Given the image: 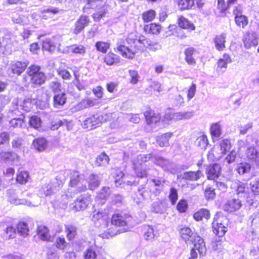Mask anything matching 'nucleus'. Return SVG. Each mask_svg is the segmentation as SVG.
<instances>
[{"mask_svg": "<svg viewBox=\"0 0 259 259\" xmlns=\"http://www.w3.org/2000/svg\"><path fill=\"white\" fill-rule=\"evenodd\" d=\"M126 41L130 48L124 45H117V49L122 57L133 59L136 54L142 53L146 48L156 51L160 49V46L156 42H153L144 36H136L130 34L126 38Z\"/></svg>", "mask_w": 259, "mask_h": 259, "instance_id": "1", "label": "nucleus"}, {"mask_svg": "<svg viewBox=\"0 0 259 259\" xmlns=\"http://www.w3.org/2000/svg\"><path fill=\"white\" fill-rule=\"evenodd\" d=\"M132 218L130 216H122L119 214H114L112 216L111 222H109V228L104 230V233L100 235L103 238H109L110 237L116 235L120 233L119 230H116L117 226H124L131 225Z\"/></svg>", "mask_w": 259, "mask_h": 259, "instance_id": "2", "label": "nucleus"}, {"mask_svg": "<svg viewBox=\"0 0 259 259\" xmlns=\"http://www.w3.org/2000/svg\"><path fill=\"white\" fill-rule=\"evenodd\" d=\"M26 74L30 77V81L33 87L40 85L45 82L46 76L44 72L40 71V68L38 66H30L28 68Z\"/></svg>", "mask_w": 259, "mask_h": 259, "instance_id": "3", "label": "nucleus"}, {"mask_svg": "<svg viewBox=\"0 0 259 259\" xmlns=\"http://www.w3.org/2000/svg\"><path fill=\"white\" fill-rule=\"evenodd\" d=\"M226 220L227 217L224 215L222 212H219L215 214L212 223L213 233L219 238H223L224 240H225V237L224 236L226 230L223 223Z\"/></svg>", "mask_w": 259, "mask_h": 259, "instance_id": "4", "label": "nucleus"}, {"mask_svg": "<svg viewBox=\"0 0 259 259\" xmlns=\"http://www.w3.org/2000/svg\"><path fill=\"white\" fill-rule=\"evenodd\" d=\"M92 221L97 227H101L104 231L109 227V217L105 210L102 209L94 211Z\"/></svg>", "mask_w": 259, "mask_h": 259, "instance_id": "5", "label": "nucleus"}, {"mask_svg": "<svg viewBox=\"0 0 259 259\" xmlns=\"http://www.w3.org/2000/svg\"><path fill=\"white\" fill-rule=\"evenodd\" d=\"M151 158V154L139 155L133 160V168L138 177H146L147 171L145 169H142V164L148 161Z\"/></svg>", "mask_w": 259, "mask_h": 259, "instance_id": "6", "label": "nucleus"}, {"mask_svg": "<svg viewBox=\"0 0 259 259\" xmlns=\"http://www.w3.org/2000/svg\"><path fill=\"white\" fill-rule=\"evenodd\" d=\"M198 240L196 243L193 244L194 247L192 248L190 252V256L189 259H197L198 254L196 250L199 252L200 256H204L206 252V248L203 239L201 237H198Z\"/></svg>", "mask_w": 259, "mask_h": 259, "instance_id": "7", "label": "nucleus"}, {"mask_svg": "<svg viewBox=\"0 0 259 259\" xmlns=\"http://www.w3.org/2000/svg\"><path fill=\"white\" fill-rule=\"evenodd\" d=\"M91 201L90 196H81L70 204V209L75 212L84 210L87 208Z\"/></svg>", "mask_w": 259, "mask_h": 259, "instance_id": "8", "label": "nucleus"}, {"mask_svg": "<svg viewBox=\"0 0 259 259\" xmlns=\"http://www.w3.org/2000/svg\"><path fill=\"white\" fill-rule=\"evenodd\" d=\"M242 41L244 47L247 49L256 47L258 44V37L253 31H246L243 35Z\"/></svg>", "mask_w": 259, "mask_h": 259, "instance_id": "9", "label": "nucleus"}, {"mask_svg": "<svg viewBox=\"0 0 259 259\" xmlns=\"http://www.w3.org/2000/svg\"><path fill=\"white\" fill-rule=\"evenodd\" d=\"M234 15V20L236 25L242 28H245L248 24L249 20L248 17L242 15V11L238 7H235L233 10Z\"/></svg>", "mask_w": 259, "mask_h": 259, "instance_id": "10", "label": "nucleus"}, {"mask_svg": "<svg viewBox=\"0 0 259 259\" xmlns=\"http://www.w3.org/2000/svg\"><path fill=\"white\" fill-rule=\"evenodd\" d=\"M181 235L182 239L185 241L187 245L194 244L198 240L197 233L192 232L191 229L188 227H184L181 230Z\"/></svg>", "mask_w": 259, "mask_h": 259, "instance_id": "11", "label": "nucleus"}, {"mask_svg": "<svg viewBox=\"0 0 259 259\" xmlns=\"http://www.w3.org/2000/svg\"><path fill=\"white\" fill-rule=\"evenodd\" d=\"M92 123L95 128L97 125L101 123L107 121H111L112 118L116 117V115L114 113H110L108 114H96L91 117Z\"/></svg>", "mask_w": 259, "mask_h": 259, "instance_id": "12", "label": "nucleus"}, {"mask_svg": "<svg viewBox=\"0 0 259 259\" xmlns=\"http://www.w3.org/2000/svg\"><path fill=\"white\" fill-rule=\"evenodd\" d=\"M84 180L82 176L79 175L77 171H73L71 174L70 184L71 187L76 186L77 191L81 192L87 189L85 184H83Z\"/></svg>", "mask_w": 259, "mask_h": 259, "instance_id": "13", "label": "nucleus"}, {"mask_svg": "<svg viewBox=\"0 0 259 259\" xmlns=\"http://www.w3.org/2000/svg\"><path fill=\"white\" fill-rule=\"evenodd\" d=\"M61 181L55 180L51 182L49 184H47L42 186L40 191L42 192L45 196H49L58 190L61 187Z\"/></svg>", "mask_w": 259, "mask_h": 259, "instance_id": "14", "label": "nucleus"}, {"mask_svg": "<svg viewBox=\"0 0 259 259\" xmlns=\"http://www.w3.org/2000/svg\"><path fill=\"white\" fill-rule=\"evenodd\" d=\"M246 156L252 165L259 166V151L254 146L248 147L246 151Z\"/></svg>", "mask_w": 259, "mask_h": 259, "instance_id": "15", "label": "nucleus"}, {"mask_svg": "<svg viewBox=\"0 0 259 259\" xmlns=\"http://www.w3.org/2000/svg\"><path fill=\"white\" fill-rule=\"evenodd\" d=\"M90 20L88 16L81 15L77 20L75 24V28L73 30V33L77 34L82 31L85 27L88 25Z\"/></svg>", "mask_w": 259, "mask_h": 259, "instance_id": "16", "label": "nucleus"}, {"mask_svg": "<svg viewBox=\"0 0 259 259\" xmlns=\"http://www.w3.org/2000/svg\"><path fill=\"white\" fill-rule=\"evenodd\" d=\"M27 64L24 62L17 61L13 62L10 65L12 72L17 75H20L26 68Z\"/></svg>", "mask_w": 259, "mask_h": 259, "instance_id": "17", "label": "nucleus"}, {"mask_svg": "<svg viewBox=\"0 0 259 259\" xmlns=\"http://www.w3.org/2000/svg\"><path fill=\"white\" fill-rule=\"evenodd\" d=\"M221 170V166L218 164H214L209 166L206 169L207 178L209 180H214L219 177Z\"/></svg>", "mask_w": 259, "mask_h": 259, "instance_id": "18", "label": "nucleus"}, {"mask_svg": "<svg viewBox=\"0 0 259 259\" xmlns=\"http://www.w3.org/2000/svg\"><path fill=\"white\" fill-rule=\"evenodd\" d=\"M59 42L56 41L55 37L46 38L43 41L42 49L50 52H53L58 46Z\"/></svg>", "mask_w": 259, "mask_h": 259, "instance_id": "19", "label": "nucleus"}, {"mask_svg": "<svg viewBox=\"0 0 259 259\" xmlns=\"http://www.w3.org/2000/svg\"><path fill=\"white\" fill-rule=\"evenodd\" d=\"M66 95L65 93H56L53 97L54 106L60 108L63 106L66 101Z\"/></svg>", "mask_w": 259, "mask_h": 259, "instance_id": "20", "label": "nucleus"}, {"mask_svg": "<svg viewBox=\"0 0 259 259\" xmlns=\"http://www.w3.org/2000/svg\"><path fill=\"white\" fill-rule=\"evenodd\" d=\"M194 111H187L174 113V120L178 121L181 120L189 119L194 116Z\"/></svg>", "mask_w": 259, "mask_h": 259, "instance_id": "21", "label": "nucleus"}, {"mask_svg": "<svg viewBox=\"0 0 259 259\" xmlns=\"http://www.w3.org/2000/svg\"><path fill=\"white\" fill-rule=\"evenodd\" d=\"M101 178L99 176L92 174L88 179V186L90 190H94L100 185Z\"/></svg>", "mask_w": 259, "mask_h": 259, "instance_id": "22", "label": "nucleus"}, {"mask_svg": "<svg viewBox=\"0 0 259 259\" xmlns=\"http://www.w3.org/2000/svg\"><path fill=\"white\" fill-rule=\"evenodd\" d=\"M8 200L10 203L15 205L24 204L29 206H36L38 205V204H32V203L30 201L26 200L25 199H18L14 194L10 195L9 196Z\"/></svg>", "mask_w": 259, "mask_h": 259, "instance_id": "23", "label": "nucleus"}, {"mask_svg": "<svg viewBox=\"0 0 259 259\" xmlns=\"http://www.w3.org/2000/svg\"><path fill=\"white\" fill-rule=\"evenodd\" d=\"M172 136V133H167L157 137V142L160 147L169 146V140Z\"/></svg>", "mask_w": 259, "mask_h": 259, "instance_id": "24", "label": "nucleus"}, {"mask_svg": "<svg viewBox=\"0 0 259 259\" xmlns=\"http://www.w3.org/2000/svg\"><path fill=\"white\" fill-rule=\"evenodd\" d=\"M210 133L213 141L218 139L222 134V127L219 123H212L210 126Z\"/></svg>", "mask_w": 259, "mask_h": 259, "instance_id": "25", "label": "nucleus"}, {"mask_svg": "<svg viewBox=\"0 0 259 259\" xmlns=\"http://www.w3.org/2000/svg\"><path fill=\"white\" fill-rule=\"evenodd\" d=\"M178 24L184 29L194 30L195 28L194 25L183 16H180L178 19Z\"/></svg>", "mask_w": 259, "mask_h": 259, "instance_id": "26", "label": "nucleus"}, {"mask_svg": "<svg viewBox=\"0 0 259 259\" xmlns=\"http://www.w3.org/2000/svg\"><path fill=\"white\" fill-rule=\"evenodd\" d=\"M202 176L200 170L197 171H187L184 172L182 175V178L189 181H197Z\"/></svg>", "mask_w": 259, "mask_h": 259, "instance_id": "27", "label": "nucleus"}, {"mask_svg": "<svg viewBox=\"0 0 259 259\" xmlns=\"http://www.w3.org/2000/svg\"><path fill=\"white\" fill-rule=\"evenodd\" d=\"M161 27L160 25L155 24L151 23L144 26V30L146 32L153 34H159Z\"/></svg>", "mask_w": 259, "mask_h": 259, "instance_id": "28", "label": "nucleus"}, {"mask_svg": "<svg viewBox=\"0 0 259 259\" xmlns=\"http://www.w3.org/2000/svg\"><path fill=\"white\" fill-rule=\"evenodd\" d=\"M33 144L34 148L40 152L44 151L48 145L47 140L43 138L35 139L34 140Z\"/></svg>", "mask_w": 259, "mask_h": 259, "instance_id": "29", "label": "nucleus"}, {"mask_svg": "<svg viewBox=\"0 0 259 259\" xmlns=\"http://www.w3.org/2000/svg\"><path fill=\"white\" fill-rule=\"evenodd\" d=\"M227 6L225 0H218L215 13L218 16L224 17L226 15Z\"/></svg>", "mask_w": 259, "mask_h": 259, "instance_id": "30", "label": "nucleus"}, {"mask_svg": "<svg viewBox=\"0 0 259 259\" xmlns=\"http://www.w3.org/2000/svg\"><path fill=\"white\" fill-rule=\"evenodd\" d=\"M119 62L118 56L113 53H108L104 57V62L109 66H111Z\"/></svg>", "mask_w": 259, "mask_h": 259, "instance_id": "31", "label": "nucleus"}, {"mask_svg": "<svg viewBox=\"0 0 259 259\" xmlns=\"http://www.w3.org/2000/svg\"><path fill=\"white\" fill-rule=\"evenodd\" d=\"M193 217L197 221H200L203 218L207 220L210 218V213L208 210L203 208L195 212L193 215Z\"/></svg>", "mask_w": 259, "mask_h": 259, "instance_id": "32", "label": "nucleus"}, {"mask_svg": "<svg viewBox=\"0 0 259 259\" xmlns=\"http://www.w3.org/2000/svg\"><path fill=\"white\" fill-rule=\"evenodd\" d=\"M195 52V49L192 48H188L185 51V60L189 65H193L196 63L195 60L193 57Z\"/></svg>", "mask_w": 259, "mask_h": 259, "instance_id": "33", "label": "nucleus"}, {"mask_svg": "<svg viewBox=\"0 0 259 259\" xmlns=\"http://www.w3.org/2000/svg\"><path fill=\"white\" fill-rule=\"evenodd\" d=\"M152 160L156 164L160 166L165 169H167L170 164V162L167 159H165L159 156H156L154 158H152Z\"/></svg>", "mask_w": 259, "mask_h": 259, "instance_id": "34", "label": "nucleus"}, {"mask_svg": "<svg viewBox=\"0 0 259 259\" xmlns=\"http://www.w3.org/2000/svg\"><path fill=\"white\" fill-rule=\"evenodd\" d=\"M110 189L108 187H104L96 196L97 200L101 199V203H104L102 200H105L110 195Z\"/></svg>", "mask_w": 259, "mask_h": 259, "instance_id": "35", "label": "nucleus"}, {"mask_svg": "<svg viewBox=\"0 0 259 259\" xmlns=\"http://www.w3.org/2000/svg\"><path fill=\"white\" fill-rule=\"evenodd\" d=\"M109 161V158L105 153H102L99 155L96 161V164L98 166H104L107 165Z\"/></svg>", "mask_w": 259, "mask_h": 259, "instance_id": "36", "label": "nucleus"}, {"mask_svg": "<svg viewBox=\"0 0 259 259\" xmlns=\"http://www.w3.org/2000/svg\"><path fill=\"white\" fill-rule=\"evenodd\" d=\"M228 211H233L240 208L241 203L238 199H232L228 202Z\"/></svg>", "mask_w": 259, "mask_h": 259, "instance_id": "37", "label": "nucleus"}, {"mask_svg": "<svg viewBox=\"0 0 259 259\" xmlns=\"http://www.w3.org/2000/svg\"><path fill=\"white\" fill-rule=\"evenodd\" d=\"M37 234L42 240H48L50 237L48 229L45 226H39L37 229Z\"/></svg>", "mask_w": 259, "mask_h": 259, "instance_id": "38", "label": "nucleus"}, {"mask_svg": "<svg viewBox=\"0 0 259 259\" xmlns=\"http://www.w3.org/2000/svg\"><path fill=\"white\" fill-rule=\"evenodd\" d=\"M71 52L83 56L86 53L85 48L82 45H72L70 46Z\"/></svg>", "mask_w": 259, "mask_h": 259, "instance_id": "39", "label": "nucleus"}, {"mask_svg": "<svg viewBox=\"0 0 259 259\" xmlns=\"http://www.w3.org/2000/svg\"><path fill=\"white\" fill-rule=\"evenodd\" d=\"M145 115L148 124L156 123L160 119V116L158 114L147 112L145 113Z\"/></svg>", "mask_w": 259, "mask_h": 259, "instance_id": "40", "label": "nucleus"}, {"mask_svg": "<svg viewBox=\"0 0 259 259\" xmlns=\"http://www.w3.org/2000/svg\"><path fill=\"white\" fill-rule=\"evenodd\" d=\"M144 238L147 240H152L155 236L154 229L150 226H145L144 227Z\"/></svg>", "mask_w": 259, "mask_h": 259, "instance_id": "41", "label": "nucleus"}, {"mask_svg": "<svg viewBox=\"0 0 259 259\" xmlns=\"http://www.w3.org/2000/svg\"><path fill=\"white\" fill-rule=\"evenodd\" d=\"M65 231L67 233V237L70 240L73 239L76 234V228L72 225H66Z\"/></svg>", "mask_w": 259, "mask_h": 259, "instance_id": "42", "label": "nucleus"}, {"mask_svg": "<svg viewBox=\"0 0 259 259\" xmlns=\"http://www.w3.org/2000/svg\"><path fill=\"white\" fill-rule=\"evenodd\" d=\"M225 34H222L220 36H217L215 40V44L217 50L219 51L223 50L225 48Z\"/></svg>", "mask_w": 259, "mask_h": 259, "instance_id": "43", "label": "nucleus"}, {"mask_svg": "<svg viewBox=\"0 0 259 259\" xmlns=\"http://www.w3.org/2000/svg\"><path fill=\"white\" fill-rule=\"evenodd\" d=\"M120 176L121 180L120 179H116L115 180V183L116 186H120L122 182L126 183L128 185H136V184L138 183V182H135V181H133L132 180H127V178L125 177L124 175L122 172H120Z\"/></svg>", "mask_w": 259, "mask_h": 259, "instance_id": "44", "label": "nucleus"}, {"mask_svg": "<svg viewBox=\"0 0 259 259\" xmlns=\"http://www.w3.org/2000/svg\"><path fill=\"white\" fill-rule=\"evenodd\" d=\"M17 231L20 235L25 237L28 235L29 229L26 223H20L18 224Z\"/></svg>", "mask_w": 259, "mask_h": 259, "instance_id": "45", "label": "nucleus"}, {"mask_svg": "<svg viewBox=\"0 0 259 259\" xmlns=\"http://www.w3.org/2000/svg\"><path fill=\"white\" fill-rule=\"evenodd\" d=\"M29 123L30 126L38 130L41 126V121L39 117L33 115L30 117Z\"/></svg>", "mask_w": 259, "mask_h": 259, "instance_id": "46", "label": "nucleus"}, {"mask_svg": "<svg viewBox=\"0 0 259 259\" xmlns=\"http://www.w3.org/2000/svg\"><path fill=\"white\" fill-rule=\"evenodd\" d=\"M95 46L97 51L102 53H106L110 48V45L107 42L99 41L96 42Z\"/></svg>", "mask_w": 259, "mask_h": 259, "instance_id": "47", "label": "nucleus"}, {"mask_svg": "<svg viewBox=\"0 0 259 259\" xmlns=\"http://www.w3.org/2000/svg\"><path fill=\"white\" fill-rule=\"evenodd\" d=\"M155 12L153 10H150L143 13L142 19L145 22L152 21L155 17Z\"/></svg>", "mask_w": 259, "mask_h": 259, "instance_id": "48", "label": "nucleus"}, {"mask_svg": "<svg viewBox=\"0 0 259 259\" xmlns=\"http://www.w3.org/2000/svg\"><path fill=\"white\" fill-rule=\"evenodd\" d=\"M29 178V175L27 171H21L17 177V181L18 183L23 184H25Z\"/></svg>", "mask_w": 259, "mask_h": 259, "instance_id": "49", "label": "nucleus"}, {"mask_svg": "<svg viewBox=\"0 0 259 259\" xmlns=\"http://www.w3.org/2000/svg\"><path fill=\"white\" fill-rule=\"evenodd\" d=\"M178 5L182 10L189 9L194 5V0H180Z\"/></svg>", "mask_w": 259, "mask_h": 259, "instance_id": "50", "label": "nucleus"}, {"mask_svg": "<svg viewBox=\"0 0 259 259\" xmlns=\"http://www.w3.org/2000/svg\"><path fill=\"white\" fill-rule=\"evenodd\" d=\"M196 145L202 149H205L208 145V140L206 136L198 137L196 141Z\"/></svg>", "mask_w": 259, "mask_h": 259, "instance_id": "51", "label": "nucleus"}, {"mask_svg": "<svg viewBox=\"0 0 259 259\" xmlns=\"http://www.w3.org/2000/svg\"><path fill=\"white\" fill-rule=\"evenodd\" d=\"M236 169L239 174H244L250 170V165L248 163L241 162L237 165Z\"/></svg>", "mask_w": 259, "mask_h": 259, "instance_id": "52", "label": "nucleus"}, {"mask_svg": "<svg viewBox=\"0 0 259 259\" xmlns=\"http://www.w3.org/2000/svg\"><path fill=\"white\" fill-rule=\"evenodd\" d=\"M152 211L156 213H162L163 211V204L160 200H157L152 204Z\"/></svg>", "mask_w": 259, "mask_h": 259, "instance_id": "53", "label": "nucleus"}, {"mask_svg": "<svg viewBox=\"0 0 259 259\" xmlns=\"http://www.w3.org/2000/svg\"><path fill=\"white\" fill-rule=\"evenodd\" d=\"M107 12V9L104 7H102L99 9L98 12L94 14L93 17L95 21H99L105 14Z\"/></svg>", "mask_w": 259, "mask_h": 259, "instance_id": "54", "label": "nucleus"}, {"mask_svg": "<svg viewBox=\"0 0 259 259\" xmlns=\"http://www.w3.org/2000/svg\"><path fill=\"white\" fill-rule=\"evenodd\" d=\"M124 118L126 120L130 121L134 123H139L140 120V118L138 114H125L124 115Z\"/></svg>", "mask_w": 259, "mask_h": 259, "instance_id": "55", "label": "nucleus"}, {"mask_svg": "<svg viewBox=\"0 0 259 259\" xmlns=\"http://www.w3.org/2000/svg\"><path fill=\"white\" fill-rule=\"evenodd\" d=\"M168 198L172 204L174 205L176 203L178 199V191L176 189L174 188H171L170 189Z\"/></svg>", "mask_w": 259, "mask_h": 259, "instance_id": "56", "label": "nucleus"}, {"mask_svg": "<svg viewBox=\"0 0 259 259\" xmlns=\"http://www.w3.org/2000/svg\"><path fill=\"white\" fill-rule=\"evenodd\" d=\"M87 3L84 7V9H94L101 6V5H99L100 0H87Z\"/></svg>", "mask_w": 259, "mask_h": 259, "instance_id": "57", "label": "nucleus"}, {"mask_svg": "<svg viewBox=\"0 0 259 259\" xmlns=\"http://www.w3.org/2000/svg\"><path fill=\"white\" fill-rule=\"evenodd\" d=\"M251 191L255 195H259V179L255 180L253 182L250 183Z\"/></svg>", "mask_w": 259, "mask_h": 259, "instance_id": "58", "label": "nucleus"}, {"mask_svg": "<svg viewBox=\"0 0 259 259\" xmlns=\"http://www.w3.org/2000/svg\"><path fill=\"white\" fill-rule=\"evenodd\" d=\"M56 247L60 249H65L68 246V243L65 240L64 238L59 237L56 241Z\"/></svg>", "mask_w": 259, "mask_h": 259, "instance_id": "59", "label": "nucleus"}, {"mask_svg": "<svg viewBox=\"0 0 259 259\" xmlns=\"http://www.w3.org/2000/svg\"><path fill=\"white\" fill-rule=\"evenodd\" d=\"M10 124L14 127H22L24 121L21 118H14L10 120Z\"/></svg>", "mask_w": 259, "mask_h": 259, "instance_id": "60", "label": "nucleus"}, {"mask_svg": "<svg viewBox=\"0 0 259 259\" xmlns=\"http://www.w3.org/2000/svg\"><path fill=\"white\" fill-rule=\"evenodd\" d=\"M97 254L96 251L93 249L89 248L84 253V259H96Z\"/></svg>", "mask_w": 259, "mask_h": 259, "instance_id": "61", "label": "nucleus"}, {"mask_svg": "<svg viewBox=\"0 0 259 259\" xmlns=\"http://www.w3.org/2000/svg\"><path fill=\"white\" fill-rule=\"evenodd\" d=\"M97 101L95 99L88 98L84 100L81 102V104L84 106V108L94 106L97 104Z\"/></svg>", "mask_w": 259, "mask_h": 259, "instance_id": "62", "label": "nucleus"}, {"mask_svg": "<svg viewBox=\"0 0 259 259\" xmlns=\"http://www.w3.org/2000/svg\"><path fill=\"white\" fill-rule=\"evenodd\" d=\"M5 237L7 239L13 238L15 237L16 235V229L12 226L8 227L6 231Z\"/></svg>", "mask_w": 259, "mask_h": 259, "instance_id": "63", "label": "nucleus"}, {"mask_svg": "<svg viewBox=\"0 0 259 259\" xmlns=\"http://www.w3.org/2000/svg\"><path fill=\"white\" fill-rule=\"evenodd\" d=\"M188 207L187 202L185 200H181L177 206V208L180 212H184Z\"/></svg>", "mask_w": 259, "mask_h": 259, "instance_id": "64", "label": "nucleus"}]
</instances>
